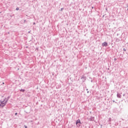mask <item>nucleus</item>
<instances>
[{
    "label": "nucleus",
    "mask_w": 128,
    "mask_h": 128,
    "mask_svg": "<svg viewBox=\"0 0 128 128\" xmlns=\"http://www.w3.org/2000/svg\"><path fill=\"white\" fill-rule=\"evenodd\" d=\"M30 32H28V34H30Z\"/></svg>",
    "instance_id": "20"
},
{
    "label": "nucleus",
    "mask_w": 128,
    "mask_h": 128,
    "mask_svg": "<svg viewBox=\"0 0 128 128\" xmlns=\"http://www.w3.org/2000/svg\"><path fill=\"white\" fill-rule=\"evenodd\" d=\"M80 124H82V123H78V124H76V126H78V128H80Z\"/></svg>",
    "instance_id": "9"
},
{
    "label": "nucleus",
    "mask_w": 128,
    "mask_h": 128,
    "mask_svg": "<svg viewBox=\"0 0 128 128\" xmlns=\"http://www.w3.org/2000/svg\"><path fill=\"white\" fill-rule=\"evenodd\" d=\"M92 8H94V6L92 7Z\"/></svg>",
    "instance_id": "22"
},
{
    "label": "nucleus",
    "mask_w": 128,
    "mask_h": 128,
    "mask_svg": "<svg viewBox=\"0 0 128 128\" xmlns=\"http://www.w3.org/2000/svg\"><path fill=\"white\" fill-rule=\"evenodd\" d=\"M113 102H114V100H113Z\"/></svg>",
    "instance_id": "19"
},
{
    "label": "nucleus",
    "mask_w": 128,
    "mask_h": 128,
    "mask_svg": "<svg viewBox=\"0 0 128 128\" xmlns=\"http://www.w3.org/2000/svg\"><path fill=\"white\" fill-rule=\"evenodd\" d=\"M24 127L25 128H28V126H26V125L24 126Z\"/></svg>",
    "instance_id": "13"
},
{
    "label": "nucleus",
    "mask_w": 128,
    "mask_h": 128,
    "mask_svg": "<svg viewBox=\"0 0 128 128\" xmlns=\"http://www.w3.org/2000/svg\"><path fill=\"white\" fill-rule=\"evenodd\" d=\"M86 90H88V89H86Z\"/></svg>",
    "instance_id": "24"
},
{
    "label": "nucleus",
    "mask_w": 128,
    "mask_h": 128,
    "mask_svg": "<svg viewBox=\"0 0 128 128\" xmlns=\"http://www.w3.org/2000/svg\"><path fill=\"white\" fill-rule=\"evenodd\" d=\"M64 10V8H61V10L62 12V10Z\"/></svg>",
    "instance_id": "15"
},
{
    "label": "nucleus",
    "mask_w": 128,
    "mask_h": 128,
    "mask_svg": "<svg viewBox=\"0 0 128 128\" xmlns=\"http://www.w3.org/2000/svg\"><path fill=\"white\" fill-rule=\"evenodd\" d=\"M2 84H4V82H2Z\"/></svg>",
    "instance_id": "17"
},
{
    "label": "nucleus",
    "mask_w": 128,
    "mask_h": 128,
    "mask_svg": "<svg viewBox=\"0 0 128 128\" xmlns=\"http://www.w3.org/2000/svg\"><path fill=\"white\" fill-rule=\"evenodd\" d=\"M82 79L84 80H86V78L84 76L82 75L81 78Z\"/></svg>",
    "instance_id": "5"
},
{
    "label": "nucleus",
    "mask_w": 128,
    "mask_h": 128,
    "mask_svg": "<svg viewBox=\"0 0 128 128\" xmlns=\"http://www.w3.org/2000/svg\"><path fill=\"white\" fill-rule=\"evenodd\" d=\"M88 120H90V122H94V117L90 116V118L88 119Z\"/></svg>",
    "instance_id": "2"
},
{
    "label": "nucleus",
    "mask_w": 128,
    "mask_h": 128,
    "mask_svg": "<svg viewBox=\"0 0 128 128\" xmlns=\"http://www.w3.org/2000/svg\"><path fill=\"white\" fill-rule=\"evenodd\" d=\"M123 96H126V94H123Z\"/></svg>",
    "instance_id": "14"
},
{
    "label": "nucleus",
    "mask_w": 128,
    "mask_h": 128,
    "mask_svg": "<svg viewBox=\"0 0 128 128\" xmlns=\"http://www.w3.org/2000/svg\"><path fill=\"white\" fill-rule=\"evenodd\" d=\"M36 24V23H34V24Z\"/></svg>",
    "instance_id": "23"
},
{
    "label": "nucleus",
    "mask_w": 128,
    "mask_h": 128,
    "mask_svg": "<svg viewBox=\"0 0 128 128\" xmlns=\"http://www.w3.org/2000/svg\"><path fill=\"white\" fill-rule=\"evenodd\" d=\"M80 120H78L76 121V124H80Z\"/></svg>",
    "instance_id": "6"
},
{
    "label": "nucleus",
    "mask_w": 128,
    "mask_h": 128,
    "mask_svg": "<svg viewBox=\"0 0 128 128\" xmlns=\"http://www.w3.org/2000/svg\"><path fill=\"white\" fill-rule=\"evenodd\" d=\"M16 114H18V113L15 114V116H16Z\"/></svg>",
    "instance_id": "16"
},
{
    "label": "nucleus",
    "mask_w": 128,
    "mask_h": 128,
    "mask_svg": "<svg viewBox=\"0 0 128 128\" xmlns=\"http://www.w3.org/2000/svg\"><path fill=\"white\" fill-rule=\"evenodd\" d=\"M102 46H108V43L106 42H104L102 44Z\"/></svg>",
    "instance_id": "3"
},
{
    "label": "nucleus",
    "mask_w": 128,
    "mask_h": 128,
    "mask_svg": "<svg viewBox=\"0 0 128 128\" xmlns=\"http://www.w3.org/2000/svg\"><path fill=\"white\" fill-rule=\"evenodd\" d=\"M124 52H126V48H124Z\"/></svg>",
    "instance_id": "12"
},
{
    "label": "nucleus",
    "mask_w": 128,
    "mask_h": 128,
    "mask_svg": "<svg viewBox=\"0 0 128 128\" xmlns=\"http://www.w3.org/2000/svg\"><path fill=\"white\" fill-rule=\"evenodd\" d=\"M108 122H112V118H108Z\"/></svg>",
    "instance_id": "10"
},
{
    "label": "nucleus",
    "mask_w": 128,
    "mask_h": 128,
    "mask_svg": "<svg viewBox=\"0 0 128 128\" xmlns=\"http://www.w3.org/2000/svg\"><path fill=\"white\" fill-rule=\"evenodd\" d=\"M88 92V94L89 92L88 91V92Z\"/></svg>",
    "instance_id": "21"
},
{
    "label": "nucleus",
    "mask_w": 128,
    "mask_h": 128,
    "mask_svg": "<svg viewBox=\"0 0 128 128\" xmlns=\"http://www.w3.org/2000/svg\"><path fill=\"white\" fill-rule=\"evenodd\" d=\"M117 98H122V95L120 94H117Z\"/></svg>",
    "instance_id": "4"
},
{
    "label": "nucleus",
    "mask_w": 128,
    "mask_h": 128,
    "mask_svg": "<svg viewBox=\"0 0 128 128\" xmlns=\"http://www.w3.org/2000/svg\"><path fill=\"white\" fill-rule=\"evenodd\" d=\"M10 96H8L6 98V102H8V100H10Z\"/></svg>",
    "instance_id": "7"
},
{
    "label": "nucleus",
    "mask_w": 128,
    "mask_h": 128,
    "mask_svg": "<svg viewBox=\"0 0 128 128\" xmlns=\"http://www.w3.org/2000/svg\"><path fill=\"white\" fill-rule=\"evenodd\" d=\"M114 60H116V58H114Z\"/></svg>",
    "instance_id": "18"
},
{
    "label": "nucleus",
    "mask_w": 128,
    "mask_h": 128,
    "mask_svg": "<svg viewBox=\"0 0 128 128\" xmlns=\"http://www.w3.org/2000/svg\"><path fill=\"white\" fill-rule=\"evenodd\" d=\"M20 10V8H16V10Z\"/></svg>",
    "instance_id": "11"
},
{
    "label": "nucleus",
    "mask_w": 128,
    "mask_h": 128,
    "mask_svg": "<svg viewBox=\"0 0 128 128\" xmlns=\"http://www.w3.org/2000/svg\"><path fill=\"white\" fill-rule=\"evenodd\" d=\"M6 100V98H5L3 101L0 100V106H2V108H4V106L8 102Z\"/></svg>",
    "instance_id": "1"
},
{
    "label": "nucleus",
    "mask_w": 128,
    "mask_h": 128,
    "mask_svg": "<svg viewBox=\"0 0 128 128\" xmlns=\"http://www.w3.org/2000/svg\"><path fill=\"white\" fill-rule=\"evenodd\" d=\"M26 90H24V89H21L20 90V92H24Z\"/></svg>",
    "instance_id": "8"
}]
</instances>
